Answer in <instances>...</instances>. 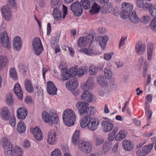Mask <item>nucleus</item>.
<instances>
[{"label": "nucleus", "instance_id": "12", "mask_svg": "<svg viewBox=\"0 0 156 156\" xmlns=\"http://www.w3.org/2000/svg\"><path fill=\"white\" fill-rule=\"evenodd\" d=\"M135 48L136 52L138 55H142L145 52L146 48L145 45L140 41L135 45Z\"/></svg>", "mask_w": 156, "mask_h": 156}, {"label": "nucleus", "instance_id": "50", "mask_svg": "<svg viewBox=\"0 0 156 156\" xmlns=\"http://www.w3.org/2000/svg\"><path fill=\"white\" fill-rule=\"evenodd\" d=\"M97 67L94 66H90L89 69V72L90 74L91 75H95L97 73Z\"/></svg>", "mask_w": 156, "mask_h": 156}, {"label": "nucleus", "instance_id": "7", "mask_svg": "<svg viewBox=\"0 0 156 156\" xmlns=\"http://www.w3.org/2000/svg\"><path fill=\"white\" fill-rule=\"evenodd\" d=\"M71 10L74 15L76 16H79L83 13V9L80 3L78 2H73L70 6Z\"/></svg>", "mask_w": 156, "mask_h": 156}, {"label": "nucleus", "instance_id": "58", "mask_svg": "<svg viewBox=\"0 0 156 156\" xmlns=\"http://www.w3.org/2000/svg\"><path fill=\"white\" fill-rule=\"evenodd\" d=\"M153 7L152 4L147 3V2H144V4L143 8V9L144 10L149 9L150 10V9H151Z\"/></svg>", "mask_w": 156, "mask_h": 156}, {"label": "nucleus", "instance_id": "49", "mask_svg": "<svg viewBox=\"0 0 156 156\" xmlns=\"http://www.w3.org/2000/svg\"><path fill=\"white\" fill-rule=\"evenodd\" d=\"M84 39H85L87 43H90L93 41L94 38V35L91 33H89L87 36H84Z\"/></svg>", "mask_w": 156, "mask_h": 156}, {"label": "nucleus", "instance_id": "9", "mask_svg": "<svg viewBox=\"0 0 156 156\" xmlns=\"http://www.w3.org/2000/svg\"><path fill=\"white\" fill-rule=\"evenodd\" d=\"M30 131L37 141H41L43 139V136L41 131L38 127L36 126L34 128H31Z\"/></svg>", "mask_w": 156, "mask_h": 156}, {"label": "nucleus", "instance_id": "5", "mask_svg": "<svg viewBox=\"0 0 156 156\" xmlns=\"http://www.w3.org/2000/svg\"><path fill=\"white\" fill-rule=\"evenodd\" d=\"M32 44L35 54L37 55H39L43 49L40 39L36 37L33 39Z\"/></svg>", "mask_w": 156, "mask_h": 156}, {"label": "nucleus", "instance_id": "48", "mask_svg": "<svg viewBox=\"0 0 156 156\" xmlns=\"http://www.w3.org/2000/svg\"><path fill=\"white\" fill-rule=\"evenodd\" d=\"M78 67L75 66L74 68H70L69 70H68L71 77H73L75 76L77 74V69Z\"/></svg>", "mask_w": 156, "mask_h": 156}, {"label": "nucleus", "instance_id": "62", "mask_svg": "<svg viewBox=\"0 0 156 156\" xmlns=\"http://www.w3.org/2000/svg\"><path fill=\"white\" fill-rule=\"evenodd\" d=\"M149 12L152 16L154 17V18H155L156 19V9H155L153 7L151 9H150Z\"/></svg>", "mask_w": 156, "mask_h": 156}, {"label": "nucleus", "instance_id": "18", "mask_svg": "<svg viewBox=\"0 0 156 156\" xmlns=\"http://www.w3.org/2000/svg\"><path fill=\"white\" fill-rule=\"evenodd\" d=\"M56 134L54 131H51L48 133V137L47 139L48 144L53 145L56 143L57 139L56 137Z\"/></svg>", "mask_w": 156, "mask_h": 156}, {"label": "nucleus", "instance_id": "6", "mask_svg": "<svg viewBox=\"0 0 156 156\" xmlns=\"http://www.w3.org/2000/svg\"><path fill=\"white\" fill-rule=\"evenodd\" d=\"M0 44L2 46L8 49L11 48V42L7 32L5 31L0 33Z\"/></svg>", "mask_w": 156, "mask_h": 156}, {"label": "nucleus", "instance_id": "46", "mask_svg": "<svg viewBox=\"0 0 156 156\" xmlns=\"http://www.w3.org/2000/svg\"><path fill=\"white\" fill-rule=\"evenodd\" d=\"M112 146L111 142L105 143L103 145V150L105 152H108L111 149Z\"/></svg>", "mask_w": 156, "mask_h": 156}, {"label": "nucleus", "instance_id": "20", "mask_svg": "<svg viewBox=\"0 0 156 156\" xmlns=\"http://www.w3.org/2000/svg\"><path fill=\"white\" fill-rule=\"evenodd\" d=\"M81 96L82 100L87 102L91 101L93 98V95L89 91H85Z\"/></svg>", "mask_w": 156, "mask_h": 156}, {"label": "nucleus", "instance_id": "43", "mask_svg": "<svg viewBox=\"0 0 156 156\" xmlns=\"http://www.w3.org/2000/svg\"><path fill=\"white\" fill-rule=\"evenodd\" d=\"M64 72H62L61 74L62 76V79L63 80H68L70 77H71V75L68 71V70L66 69L63 70Z\"/></svg>", "mask_w": 156, "mask_h": 156}, {"label": "nucleus", "instance_id": "31", "mask_svg": "<svg viewBox=\"0 0 156 156\" xmlns=\"http://www.w3.org/2000/svg\"><path fill=\"white\" fill-rule=\"evenodd\" d=\"M80 134L79 131V130H76L72 138V141L73 144H79V143H81L79 141V135Z\"/></svg>", "mask_w": 156, "mask_h": 156}, {"label": "nucleus", "instance_id": "55", "mask_svg": "<svg viewBox=\"0 0 156 156\" xmlns=\"http://www.w3.org/2000/svg\"><path fill=\"white\" fill-rule=\"evenodd\" d=\"M14 153L18 156H21L22 154V149L19 147H16L15 149H13Z\"/></svg>", "mask_w": 156, "mask_h": 156}, {"label": "nucleus", "instance_id": "37", "mask_svg": "<svg viewBox=\"0 0 156 156\" xmlns=\"http://www.w3.org/2000/svg\"><path fill=\"white\" fill-rule=\"evenodd\" d=\"M97 81L98 83L102 87H106L108 85L107 82L105 79H104L103 76H101L98 77Z\"/></svg>", "mask_w": 156, "mask_h": 156}, {"label": "nucleus", "instance_id": "61", "mask_svg": "<svg viewBox=\"0 0 156 156\" xmlns=\"http://www.w3.org/2000/svg\"><path fill=\"white\" fill-rule=\"evenodd\" d=\"M147 61H145L144 62V72L143 73V76L144 77H145L146 76V75L147 73Z\"/></svg>", "mask_w": 156, "mask_h": 156}, {"label": "nucleus", "instance_id": "52", "mask_svg": "<svg viewBox=\"0 0 156 156\" xmlns=\"http://www.w3.org/2000/svg\"><path fill=\"white\" fill-rule=\"evenodd\" d=\"M110 87L112 90H115L117 88V85L114 79H111L110 80Z\"/></svg>", "mask_w": 156, "mask_h": 156}, {"label": "nucleus", "instance_id": "36", "mask_svg": "<svg viewBox=\"0 0 156 156\" xmlns=\"http://www.w3.org/2000/svg\"><path fill=\"white\" fill-rule=\"evenodd\" d=\"M80 3L81 6L85 10L89 9L90 7V3L88 0H81Z\"/></svg>", "mask_w": 156, "mask_h": 156}, {"label": "nucleus", "instance_id": "42", "mask_svg": "<svg viewBox=\"0 0 156 156\" xmlns=\"http://www.w3.org/2000/svg\"><path fill=\"white\" fill-rule=\"evenodd\" d=\"M87 43L84 37H80L78 41V45L80 47H85Z\"/></svg>", "mask_w": 156, "mask_h": 156}, {"label": "nucleus", "instance_id": "47", "mask_svg": "<svg viewBox=\"0 0 156 156\" xmlns=\"http://www.w3.org/2000/svg\"><path fill=\"white\" fill-rule=\"evenodd\" d=\"M54 38L52 40L51 42V45L53 48H55V46L58 45L57 43L59 41V37L57 35L56 36L54 37Z\"/></svg>", "mask_w": 156, "mask_h": 156}, {"label": "nucleus", "instance_id": "29", "mask_svg": "<svg viewBox=\"0 0 156 156\" xmlns=\"http://www.w3.org/2000/svg\"><path fill=\"white\" fill-rule=\"evenodd\" d=\"M153 46L152 43H149L147 45V54L148 60H151L152 59Z\"/></svg>", "mask_w": 156, "mask_h": 156}, {"label": "nucleus", "instance_id": "8", "mask_svg": "<svg viewBox=\"0 0 156 156\" xmlns=\"http://www.w3.org/2000/svg\"><path fill=\"white\" fill-rule=\"evenodd\" d=\"M91 145L87 142H84L79 144V148L82 152L85 153H90L91 151Z\"/></svg>", "mask_w": 156, "mask_h": 156}, {"label": "nucleus", "instance_id": "26", "mask_svg": "<svg viewBox=\"0 0 156 156\" xmlns=\"http://www.w3.org/2000/svg\"><path fill=\"white\" fill-rule=\"evenodd\" d=\"M79 51L80 52H83L87 55H90L96 54L93 47H91L90 46L89 47L88 49L86 48H81L79 50Z\"/></svg>", "mask_w": 156, "mask_h": 156}, {"label": "nucleus", "instance_id": "1", "mask_svg": "<svg viewBox=\"0 0 156 156\" xmlns=\"http://www.w3.org/2000/svg\"><path fill=\"white\" fill-rule=\"evenodd\" d=\"M89 104L86 103L78 102L76 105V108L78 111L79 114L83 115H85L81 119L80 121V126L82 128L87 126L91 119V115L94 113L93 107H89Z\"/></svg>", "mask_w": 156, "mask_h": 156}, {"label": "nucleus", "instance_id": "11", "mask_svg": "<svg viewBox=\"0 0 156 156\" xmlns=\"http://www.w3.org/2000/svg\"><path fill=\"white\" fill-rule=\"evenodd\" d=\"M101 125L102 129L105 132L110 131L114 127V124L112 123L106 121H102Z\"/></svg>", "mask_w": 156, "mask_h": 156}, {"label": "nucleus", "instance_id": "15", "mask_svg": "<svg viewBox=\"0 0 156 156\" xmlns=\"http://www.w3.org/2000/svg\"><path fill=\"white\" fill-rule=\"evenodd\" d=\"M1 116L2 119L5 120H8L10 117V111L7 107L4 106L1 108Z\"/></svg>", "mask_w": 156, "mask_h": 156}, {"label": "nucleus", "instance_id": "38", "mask_svg": "<svg viewBox=\"0 0 156 156\" xmlns=\"http://www.w3.org/2000/svg\"><path fill=\"white\" fill-rule=\"evenodd\" d=\"M154 145V143H152L150 144L145 145L143 147L142 149L146 155L150 152L152 149Z\"/></svg>", "mask_w": 156, "mask_h": 156}, {"label": "nucleus", "instance_id": "14", "mask_svg": "<svg viewBox=\"0 0 156 156\" xmlns=\"http://www.w3.org/2000/svg\"><path fill=\"white\" fill-rule=\"evenodd\" d=\"M66 87L67 89L70 91L75 90L78 86L77 81L74 79H72L68 81L66 83Z\"/></svg>", "mask_w": 156, "mask_h": 156}, {"label": "nucleus", "instance_id": "23", "mask_svg": "<svg viewBox=\"0 0 156 156\" xmlns=\"http://www.w3.org/2000/svg\"><path fill=\"white\" fill-rule=\"evenodd\" d=\"M1 141L2 145L4 147L5 151V149H7L9 150H13V145L10 142L8 141L6 138H4L1 139Z\"/></svg>", "mask_w": 156, "mask_h": 156}, {"label": "nucleus", "instance_id": "13", "mask_svg": "<svg viewBox=\"0 0 156 156\" xmlns=\"http://www.w3.org/2000/svg\"><path fill=\"white\" fill-rule=\"evenodd\" d=\"M47 92L48 94L51 95L56 94L57 89L53 82L49 81L47 82Z\"/></svg>", "mask_w": 156, "mask_h": 156}, {"label": "nucleus", "instance_id": "59", "mask_svg": "<svg viewBox=\"0 0 156 156\" xmlns=\"http://www.w3.org/2000/svg\"><path fill=\"white\" fill-rule=\"evenodd\" d=\"M151 19L150 17L149 16H145L142 17L141 19V22L144 23H146L149 21Z\"/></svg>", "mask_w": 156, "mask_h": 156}, {"label": "nucleus", "instance_id": "35", "mask_svg": "<svg viewBox=\"0 0 156 156\" xmlns=\"http://www.w3.org/2000/svg\"><path fill=\"white\" fill-rule=\"evenodd\" d=\"M50 5L54 9H57L61 6V4L59 0H51Z\"/></svg>", "mask_w": 156, "mask_h": 156}, {"label": "nucleus", "instance_id": "54", "mask_svg": "<svg viewBox=\"0 0 156 156\" xmlns=\"http://www.w3.org/2000/svg\"><path fill=\"white\" fill-rule=\"evenodd\" d=\"M51 156H62L61 151L58 149H55L51 152Z\"/></svg>", "mask_w": 156, "mask_h": 156}, {"label": "nucleus", "instance_id": "33", "mask_svg": "<svg viewBox=\"0 0 156 156\" xmlns=\"http://www.w3.org/2000/svg\"><path fill=\"white\" fill-rule=\"evenodd\" d=\"M17 129L19 132L23 133L26 130V126L24 122H19L17 124Z\"/></svg>", "mask_w": 156, "mask_h": 156}, {"label": "nucleus", "instance_id": "53", "mask_svg": "<svg viewBox=\"0 0 156 156\" xmlns=\"http://www.w3.org/2000/svg\"><path fill=\"white\" fill-rule=\"evenodd\" d=\"M87 69H86L80 67L79 68L78 70L77 71V74L79 76H81L84 74L85 73H87Z\"/></svg>", "mask_w": 156, "mask_h": 156}, {"label": "nucleus", "instance_id": "21", "mask_svg": "<svg viewBox=\"0 0 156 156\" xmlns=\"http://www.w3.org/2000/svg\"><path fill=\"white\" fill-rule=\"evenodd\" d=\"M93 86V83L91 79H88L86 82L82 85V88L84 91H88Z\"/></svg>", "mask_w": 156, "mask_h": 156}, {"label": "nucleus", "instance_id": "63", "mask_svg": "<svg viewBox=\"0 0 156 156\" xmlns=\"http://www.w3.org/2000/svg\"><path fill=\"white\" fill-rule=\"evenodd\" d=\"M136 154L137 156H145L146 155L143 149L142 151L140 150H138L136 151Z\"/></svg>", "mask_w": 156, "mask_h": 156}, {"label": "nucleus", "instance_id": "2", "mask_svg": "<svg viewBox=\"0 0 156 156\" xmlns=\"http://www.w3.org/2000/svg\"><path fill=\"white\" fill-rule=\"evenodd\" d=\"M17 6L15 0H8L7 4L3 6L1 9V12L4 19L7 21H10L12 18V13L11 10Z\"/></svg>", "mask_w": 156, "mask_h": 156}, {"label": "nucleus", "instance_id": "40", "mask_svg": "<svg viewBox=\"0 0 156 156\" xmlns=\"http://www.w3.org/2000/svg\"><path fill=\"white\" fill-rule=\"evenodd\" d=\"M104 71L105 75L107 79H109L112 77V73L109 67H106Z\"/></svg>", "mask_w": 156, "mask_h": 156}, {"label": "nucleus", "instance_id": "10", "mask_svg": "<svg viewBox=\"0 0 156 156\" xmlns=\"http://www.w3.org/2000/svg\"><path fill=\"white\" fill-rule=\"evenodd\" d=\"M122 4V12L123 16H128L133 10L132 5L131 3H126V2L123 3Z\"/></svg>", "mask_w": 156, "mask_h": 156}, {"label": "nucleus", "instance_id": "27", "mask_svg": "<svg viewBox=\"0 0 156 156\" xmlns=\"http://www.w3.org/2000/svg\"><path fill=\"white\" fill-rule=\"evenodd\" d=\"M109 38V37L107 35H104L101 37L100 41V45L103 49L105 48Z\"/></svg>", "mask_w": 156, "mask_h": 156}, {"label": "nucleus", "instance_id": "60", "mask_svg": "<svg viewBox=\"0 0 156 156\" xmlns=\"http://www.w3.org/2000/svg\"><path fill=\"white\" fill-rule=\"evenodd\" d=\"M14 152L13 150H9L7 149L6 148L5 151V154L6 156H13Z\"/></svg>", "mask_w": 156, "mask_h": 156}, {"label": "nucleus", "instance_id": "56", "mask_svg": "<svg viewBox=\"0 0 156 156\" xmlns=\"http://www.w3.org/2000/svg\"><path fill=\"white\" fill-rule=\"evenodd\" d=\"M137 6L139 8H143L144 7V0H136Z\"/></svg>", "mask_w": 156, "mask_h": 156}, {"label": "nucleus", "instance_id": "4", "mask_svg": "<svg viewBox=\"0 0 156 156\" xmlns=\"http://www.w3.org/2000/svg\"><path fill=\"white\" fill-rule=\"evenodd\" d=\"M42 116L44 121L50 124H56L58 121V117L54 112H51L48 114L46 112L44 111L42 113Z\"/></svg>", "mask_w": 156, "mask_h": 156}, {"label": "nucleus", "instance_id": "19", "mask_svg": "<svg viewBox=\"0 0 156 156\" xmlns=\"http://www.w3.org/2000/svg\"><path fill=\"white\" fill-rule=\"evenodd\" d=\"M13 43L14 49L16 51L20 50L22 44L20 37L17 36L15 37L13 41Z\"/></svg>", "mask_w": 156, "mask_h": 156}, {"label": "nucleus", "instance_id": "41", "mask_svg": "<svg viewBox=\"0 0 156 156\" xmlns=\"http://www.w3.org/2000/svg\"><path fill=\"white\" fill-rule=\"evenodd\" d=\"M126 134L124 130H121L116 135L115 139L116 140H120L125 138Z\"/></svg>", "mask_w": 156, "mask_h": 156}, {"label": "nucleus", "instance_id": "22", "mask_svg": "<svg viewBox=\"0 0 156 156\" xmlns=\"http://www.w3.org/2000/svg\"><path fill=\"white\" fill-rule=\"evenodd\" d=\"M14 91L15 94L18 97L19 99L22 100L23 98V93L22 90L21 86L19 83H17L15 84L14 88Z\"/></svg>", "mask_w": 156, "mask_h": 156}, {"label": "nucleus", "instance_id": "3", "mask_svg": "<svg viewBox=\"0 0 156 156\" xmlns=\"http://www.w3.org/2000/svg\"><path fill=\"white\" fill-rule=\"evenodd\" d=\"M62 119L64 123L66 125L71 126L74 124L76 117L73 110L67 109L64 111L62 115Z\"/></svg>", "mask_w": 156, "mask_h": 156}, {"label": "nucleus", "instance_id": "45", "mask_svg": "<svg viewBox=\"0 0 156 156\" xmlns=\"http://www.w3.org/2000/svg\"><path fill=\"white\" fill-rule=\"evenodd\" d=\"M6 101L7 104L9 105H11L13 103V98L10 94H8L6 97Z\"/></svg>", "mask_w": 156, "mask_h": 156}, {"label": "nucleus", "instance_id": "32", "mask_svg": "<svg viewBox=\"0 0 156 156\" xmlns=\"http://www.w3.org/2000/svg\"><path fill=\"white\" fill-rule=\"evenodd\" d=\"M129 14L130 15L128 16L130 21L134 23H137L139 20V18L136 15L135 12L133 11L132 13Z\"/></svg>", "mask_w": 156, "mask_h": 156}, {"label": "nucleus", "instance_id": "64", "mask_svg": "<svg viewBox=\"0 0 156 156\" xmlns=\"http://www.w3.org/2000/svg\"><path fill=\"white\" fill-rule=\"evenodd\" d=\"M113 55L112 52H111L109 54H104V57L105 59L107 60H109L111 58Z\"/></svg>", "mask_w": 156, "mask_h": 156}, {"label": "nucleus", "instance_id": "34", "mask_svg": "<svg viewBox=\"0 0 156 156\" xmlns=\"http://www.w3.org/2000/svg\"><path fill=\"white\" fill-rule=\"evenodd\" d=\"M101 7L96 3H94L93 5L91 6V9L90 10V12L92 15L94 13H98Z\"/></svg>", "mask_w": 156, "mask_h": 156}, {"label": "nucleus", "instance_id": "16", "mask_svg": "<svg viewBox=\"0 0 156 156\" xmlns=\"http://www.w3.org/2000/svg\"><path fill=\"white\" fill-rule=\"evenodd\" d=\"M99 121L95 119L92 118L88 124L87 127L88 129L94 131L97 129L99 124Z\"/></svg>", "mask_w": 156, "mask_h": 156}, {"label": "nucleus", "instance_id": "17", "mask_svg": "<svg viewBox=\"0 0 156 156\" xmlns=\"http://www.w3.org/2000/svg\"><path fill=\"white\" fill-rule=\"evenodd\" d=\"M17 116L19 119H25L27 115V111L24 108H20L17 111Z\"/></svg>", "mask_w": 156, "mask_h": 156}, {"label": "nucleus", "instance_id": "25", "mask_svg": "<svg viewBox=\"0 0 156 156\" xmlns=\"http://www.w3.org/2000/svg\"><path fill=\"white\" fill-rule=\"evenodd\" d=\"M24 85L27 91L28 92L31 93L33 92L34 88L30 80L26 79L24 82Z\"/></svg>", "mask_w": 156, "mask_h": 156}, {"label": "nucleus", "instance_id": "24", "mask_svg": "<svg viewBox=\"0 0 156 156\" xmlns=\"http://www.w3.org/2000/svg\"><path fill=\"white\" fill-rule=\"evenodd\" d=\"M9 62V60L7 56L0 55V71L4 69Z\"/></svg>", "mask_w": 156, "mask_h": 156}, {"label": "nucleus", "instance_id": "51", "mask_svg": "<svg viewBox=\"0 0 156 156\" xmlns=\"http://www.w3.org/2000/svg\"><path fill=\"white\" fill-rule=\"evenodd\" d=\"M156 19L153 18L150 23V27L151 29L154 31H156Z\"/></svg>", "mask_w": 156, "mask_h": 156}, {"label": "nucleus", "instance_id": "57", "mask_svg": "<svg viewBox=\"0 0 156 156\" xmlns=\"http://www.w3.org/2000/svg\"><path fill=\"white\" fill-rule=\"evenodd\" d=\"M104 142V140L101 137H97L96 140V145L99 146L102 144Z\"/></svg>", "mask_w": 156, "mask_h": 156}, {"label": "nucleus", "instance_id": "44", "mask_svg": "<svg viewBox=\"0 0 156 156\" xmlns=\"http://www.w3.org/2000/svg\"><path fill=\"white\" fill-rule=\"evenodd\" d=\"M9 75L10 77L13 80H16L17 79V74L14 68H11L9 70Z\"/></svg>", "mask_w": 156, "mask_h": 156}, {"label": "nucleus", "instance_id": "39", "mask_svg": "<svg viewBox=\"0 0 156 156\" xmlns=\"http://www.w3.org/2000/svg\"><path fill=\"white\" fill-rule=\"evenodd\" d=\"M118 128L117 127H115L112 132L109 133L108 134V139L111 141L113 140L115 136V135L118 130Z\"/></svg>", "mask_w": 156, "mask_h": 156}, {"label": "nucleus", "instance_id": "30", "mask_svg": "<svg viewBox=\"0 0 156 156\" xmlns=\"http://www.w3.org/2000/svg\"><path fill=\"white\" fill-rule=\"evenodd\" d=\"M61 11L58 8L54 9L52 15L55 19L57 20H60L62 18L61 16Z\"/></svg>", "mask_w": 156, "mask_h": 156}, {"label": "nucleus", "instance_id": "28", "mask_svg": "<svg viewBox=\"0 0 156 156\" xmlns=\"http://www.w3.org/2000/svg\"><path fill=\"white\" fill-rule=\"evenodd\" d=\"M122 147L126 150L130 151L133 149V144L127 140H124L122 143Z\"/></svg>", "mask_w": 156, "mask_h": 156}]
</instances>
